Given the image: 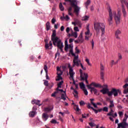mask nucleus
<instances>
[{"label": "nucleus", "instance_id": "2f4dec72", "mask_svg": "<svg viewBox=\"0 0 128 128\" xmlns=\"http://www.w3.org/2000/svg\"><path fill=\"white\" fill-rule=\"evenodd\" d=\"M45 42V48L46 50H48V48H50V46H48V40H44Z\"/></svg>", "mask_w": 128, "mask_h": 128}, {"label": "nucleus", "instance_id": "09e8293b", "mask_svg": "<svg viewBox=\"0 0 128 128\" xmlns=\"http://www.w3.org/2000/svg\"><path fill=\"white\" fill-rule=\"evenodd\" d=\"M74 94H74V96H75V98H78V91H76V90H74Z\"/></svg>", "mask_w": 128, "mask_h": 128}, {"label": "nucleus", "instance_id": "b1692460", "mask_svg": "<svg viewBox=\"0 0 128 128\" xmlns=\"http://www.w3.org/2000/svg\"><path fill=\"white\" fill-rule=\"evenodd\" d=\"M86 30H87V32H85V34L86 36H88V34H90V24H88L87 26Z\"/></svg>", "mask_w": 128, "mask_h": 128}, {"label": "nucleus", "instance_id": "412c9836", "mask_svg": "<svg viewBox=\"0 0 128 128\" xmlns=\"http://www.w3.org/2000/svg\"><path fill=\"white\" fill-rule=\"evenodd\" d=\"M128 86V84H124V86H123V88H125V90H124V94H128V88H126Z\"/></svg>", "mask_w": 128, "mask_h": 128}, {"label": "nucleus", "instance_id": "e2e57ef3", "mask_svg": "<svg viewBox=\"0 0 128 128\" xmlns=\"http://www.w3.org/2000/svg\"><path fill=\"white\" fill-rule=\"evenodd\" d=\"M94 122H91L89 123V125L90 126H91V128H93V126H94Z\"/></svg>", "mask_w": 128, "mask_h": 128}, {"label": "nucleus", "instance_id": "f257e3e1", "mask_svg": "<svg viewBox=\"0 0 128 128\" xmlns=\"http://www.w3.org/2000/svg\"><path fill=\"white\" fill-rule=\"evenodd\" d=\"M109 17L108 18V22L110 26L112 24V16H114L115 22L116 24H118L120 22V11H118V15L116 11L112 12L110 7L108 8Z\"/></svg>", "mask_w": 128, "mask_h": 128}, {"label": "nucleus", "instance_id": "f704fd0d", "mask_svg": "<svg viewBox=\"0 0 128 128\" xmlns=\"http://www.w3.org/2000/svg\"><path fill=\"white\" fill-rule=\"evenodd\" d=\"M114 101L110 100V105L109 106V108H114Z\"/></svg>", "mask_w": 128, "mask_h": 128}, {"label": "nucleus", "instance_id": "bb28decb", "mask_svg": "<svg viewBox=\"0 0 128 128\" xmlns=\"http://www.w3.org/2000/svg\"><path fill=\"white\" fill-rule=\"evenodd\" d=\"M88 18H90V16H85L82 17V20L83 21L88 20Z\"/></svg>", "mask_w": 128, "mask_h": 128}, {"label": "nucleus", "instance_id": "cd10ccee", "mask_svg": "<svg viewBox=\"0 0 128 128\" xmlns=\"http://www.w3.org/2000/svg\"><path fill=\"white\" fill-rule=\"evenodd\" d=\"M84 4H85L86 8V9H88V6H90V0H88L86 2V3Z\"/></svg>", "mask_w": 128, "mask_h": 128}, {"label": "nucleus", "instance_id": "20e7f679", "mask_svg": "<svg viewBox=\"0 0 128 128\" xmlns=\"http://www.w3.org/2000/svg\"><path fill=\"white\" fill-rule=\"evenodd\" d=\"M122 94V91L120 89H116V88H112L110 92H108V96H118V94Z\"/></svg>", "mask_w": 128, "mask_h": 128}, {"label": "nucleus", "instance_id": "6e6552de", "mask_svg": "<svg viewBox=\"0 0 128 128\" xmlns=\"http://www.w3.org/2000/svg\"><path fill=\"white\" fill-rule=\"evenodd\" d=\"M86 86L88 90H90V92H92V94L94 92L95 94H98V90H96V88L94 87H92L90 86H88V85H86Z\"/></svg>", "mask_w": 128, "mask_h": 128}, {"label": "nucleus", "instance_id": "393cba45", "mask_svg": "<svg viewBox=\"0 0 128 128\" xmlns=\"http://www.w3.org/2000/svg\"><path fill=\"white\" fill-rule=\"evenodd\" d=\"M65 2H70V5L72 6V4L76 2V0H64Z\"/></svg>", "mask_w": 128, "mask_h": 128}, {"label": "nucleus", "instance_id": "69168bd1", "mask_svg": "<svg viewBox=\"0 0 128 128\" xmlns=\"http://www.w3.org/2000/svg\"><path fill=\"white\" fill-rule=\"evenodd\" d=\"M104 66H102V64H101V66H100L101 72H104Z\"/></svg>", "mask_w": 128, "mask_h": 128}, {"label": "nucleus", "instance_id": "a211bd4d", "mask_svg": "<svg viewBox=\"0 0 128 128\" xmlns=\"http://www.w3.org/2000/svg\"><path fill=\"white\" fill-rule=\"evenodd\" d=\"M74 109L75 110H76V112H77V114H80V108H78V105H76L74 106Z\"/></svg>", "mask_w": 128, "mask_h": 128}, {"label": "nucleus", "instance_id": "5701e85b", "mask_svg": "<svg viewBox=\"0 0 128 128\" xmlns=\"http://www.w3.org/2000/svg\"><path fill=\"white\" fill-rule=\"evenodd\" d=\"M114 110H112V109L110 110V112L109 113L107 114V116H112V118H114Z\"/></svg>", "mask_w": 128, "mask_h": 128}, {"label": "nucleus", "instance_id": "f03ea898", "mask_svg": "<svg viewBox=\"0 0 128 128\" xmlns=\"http://www.w3.org/2000/svg\"><path fill=\"white\" fill-rule=\"evenodd\" d=\"M94 30L96 34H100V30L102 32V35L104 34L106 26L104 24L100 22H94Z\"/></svg>", "mask_w": 128, "mask_h": 128}, {"label": "nucleus", "instance_id": "338daca9", "mask_svg": "<svg viewBox=\"0 0 128 128\" xmlns=\"http://www.w3.org/2000/svg\"><path fill=\"white\" fill-rule=\"evenodd\" d=\"M54 22H56V19H54V18H53L52 20V24H54Z\"/></svg>", "mask_w": 128, "mask_h": 128}, {"label": "nucleus", "instance_id": "7c9ffc66", "mask_svg": "<svg viewBox=\"0 0 128 128\" xmlns=\"http://www.w3.org/2000/svg\"><path fill=\"white\" fill-rule=\"evenodd\" d=\"M80 78H82V80H84V74H82V70L81 69L80 70Z\"/></svg>", "mask_w": 128, "mask_h": 128}, {"label": "nucleus", "instance_id": "c756f323", "mask_svg": "<svg viewBox=\"0 0 128 128\" xmlns=\"http://www.w3.org/2000/svg\"><path fill=\"white\" fill-rule=\"evenodd\" d=\"M126 118H124L122 122L120 124H122L123 126H128V123H126Z\"/></svg>", "mask_w": 128, "mask_h": 128}, {"label": "nucleus", "instance_id": "dca6fc26", "mask_svg": "<svg viewBox=\"0 0 128 128\" xmlns=\"http://www.w3.org/2000/svg\"><path fill=\"white\" fill-rule=\"evenodd\" d=\"M42 118H43L45 122L46 120H48V115L46 113H44L42 115Z\"/></svg>", "mask_w": 128, "mask_h": 128}, {"label": "nucleus", "instance_id": "9d476101", "mask_svg": "<svg viewBox=\"0 0 128 128\" xmlns=\"http://www.w3.org/2000/svg\"><path fill=\"white\" fill-rule=\"evenodd\" d=\"M87 108H88L90 109H92V110H94V112L95 114H98V111L96 109H94V107H92V106H90V103H88L87 104Z\"/></svg>", "mask_w": 128, "mask_h": 128}, {"label": "nucleus", "instance_id": "ddd939ff", "mask_svg": "<svg viewBox=\"0 0 128 128\" xmlns=\"http://www.w3.org/2000/svg\"><path fill=\"white\" fill-rule=\"evenodd\" d=\"M88 74L84 73V77H83L84 80H82V78H81L80 80H86V84H88Z\"/></svg>", "mask_w": 128, "mask_h": 128}, {"label": "nucleus", "instance_id": "423d86ee", "mask_svg": "<svg viewBox=\"0 0 128 128\" xmlns=\"http://www.w3.org/2000/svg\"><path fill=\"white\" fill-rule=\"evenodd\" d=\"M72 6L74 8V12H75L76 16H78L80 14V8L78 7V4H76V3L72 4Z\"/></svg>", "mask_w": 128, "mask_h": 128}, {"label": "nucleus", "instance_id": "c85d7f7f", "mask_svg": "<svg viewBox=\"0 0 128 128\" xmlns=\"http://www.w3.org/2000/svg\"><path fill=\"white\" fill-rule=\"evenodd\" d=\"M80 88L82 90H84L86 89V86H84V84L83 82L80 83Z\"/></svg>", "mask_w": 128, "mask_h": 128}, {"label": "nucleus", "instance_id": "4468645a", "mask_svg": "<svg viewBox=\"0 0 128 128\" xmlns=\"http://www.w3.org/2000/svg\"><path fill=\"white\" fill-rule=\"evenodd\" d=\"M44 69L45 70L46 74V79L50 80V78L48 77V66H46V64H45L44 66Z\"/></svg>", "mask_w": 128, "mask_h": 128}, {"label": "nucleus", "instance_id": "052dcab7", "mask_svg": "<svg viewBox=\"0 0 128 128\" xmlns=\"http://www.w3.org/2000/svg\"><path fill=\"white\" fill-rule=\"evenodd\" d=\"M111 66H112L114 64H116V62H114V60H111Z\"/></svg>", "mask_w": 128, "mask_h": 128}, {"label": "nucleus", "instance_id": "6ab92c4d", "mask_svg": "<svg viewBox=\"0 0 128 128\" xmlns=\"http://www.w3.org/2000/svg\"><path fill=\"white\" fill-rule=\"evenodd\" d=\"M78 40H79L80 44H82L84 42V40L82 39V34H80Z\"/></svg>", "mask_w": 128, "mask_h": 128}, {"label": "nucleus", "instance_id": "0eeeda50", "mask_svg": "<svg viewBox=\"0 0 128 128\" xmlns=\"http://www.w3.org/2000/svg\"><path fill=\"white\" fill-rule=\"evenodd\" d=\"M88 86H94L95 88H102L104 87L108 88V86H106V85H104L103 86H102V85H100V84H96L94 82H92L91 84H90Z\"/></svg>", "mask_w": 128, "mask_h": 128}, {"label": "nucleus", "instance_id": "2eb2a0df", "mask_svg": "<svg viewBox=\"0 0 128 128\" xmlns=\"http://www.w3.org/2000/svg\"><path fill=\"white\" fill-rule=\"evenodd\" d=\"M121 34L120 30H116V32H115V36L116 37V38H117L118 40H120V34Z\"/></svg>", "mask_w": 128, "mask_h": 128}, {"label": "nucleus", "instance_id": "9b49d317", "mask_svg": "<svg viewBox=\"0 0 128 128\" xmlns=\"http://www.w3.org/2000/svg\"><path fill=\"white\" fill-rule=\"evenodd\" d=\"M100 92H102L103 94H108V93L110 92L108 91V88H104L102 90H100Z\"/></svg>", "mask_w": 128, "mask_h": 128}, {"label": "nucleus", "instance_id": "bf43d9fd", "mask_svg": "<svg viewBox=\"0 0 128 128\" xmlns=\"http://www.w3.org/2000/svg\"><path fill=\"white\" fill-rule=\"evenodd\" d=\"M68 14H69V16H74L72 12L70 10H68Z\"/></svg>", "mask_w": 128, "mask_h": 128}, {"label": "nucleus", "instance_id": "de8ad7c7", "mask_svg": "<svg viewBox=\"0 0 128 128\" xmlns=\"http://www.w3.org/2000/svg\"><path fill=\"white\" fill-rule=\"evenodd\" d=\"M70 54H72L73 56H75L76 54L74 53V50L72 49H70Z\"/></svg>", "mask_w": 128, "mask_h": 128}, {"label": "nucleus", "instance_id": "a19ab883", "mask_svg": "<svg viewBox=\"0 0 128 128\" xmlns=\"http://www.w3.org/2000/svg\"><path fill=\"white\" fill-rule=\"evenodd\" d=\"M78 24H80V22L78 20H76L75 22H72V24H74V26H76Z\"/></svg>", "mask_w": 128, "mask_h": 128}, {"label": "nucleus", "instance_id": "6e6d98bb", "mask_svg": "<svg viewBox=\"0 0 128 128\" xmlns=\"http://www.w3.org/2000/svg\"><path fill=\"white\" fill-rule=\"evenodd\" d=\"M44 86H48V81L46 80L45 82H44Z\"/></svg>", "mask_w": 128, "mask_h": 128}, {"label": "nucleus", "instance_id": "473e14b6", "mask_svg": "<svg viewBox=\"0 0 128 128\" xmlns=\"http://www.w3.org/2000/svg\"><path fill=\"white\" fill-rule=\"evenodd\" d=\"M46 30H50V22H48L46 23Z\"/></svg>", "mask_w": 128, "mask_h": 128}, {"label": "nucleus", "instance_id": "49530a36", "mask_svg": "<svg viewBox=\"0 0 128 128\" xmlns=\"http://www.w3.org/2000/svg\"><path fill=\"white\" fill-rule=\"evenodd\" d=\"M80 106H84V104H86V103H84V102L83 100H81L80 102H79Z\"/></svg>", "mask_w": 128, "mask_h": 128}, {"label": "nucleus", "instance_id": "4d7b16f0", "mask_svg": "<svg viewBox=\"0 0 128 128\" xmlns=\"http://www.w3.org/2000/svg\"><path fill=\"white\" fill-rule=\"evenodd\" d=\"M75 50H76V54H80V50L78 49V47H76L75 48Z\"/></svg>", "mask_w": 128, "mask_h": 128}, {"label": "nucleus", "instance_id": "e433bc0d", "mask_svg": "<svg viewBox=\"0 0 128 128\" xmlns=\"http://www.w3.org/2000/svg\"><path fill=\"white\" fill-rule=\"evenodd\" d=\"M100 76L101 80H104V72L103 71L100 72Z\"/></svg>", "mask_w": 128, "mask_h": 128}, {"label": "nucleus", "instance_id": "0e129e2a", "mask_svg": "<svg viewBox=\"0 0 128 128\" xmlns=\"http://www.w3.org/2000/svg\"><path fill=\"white\" fill-rule=\"evenodd\" d=\"M73 46H72V44H69L68 45V48H70V50L72 49Z\"/></svg>", "mask_w": 128, "mask_h": 128}, {"label": "nucleus", "instance_id": "4be33fe9", "mask_svg": "<svg viewBox=\"0 0 128 128\" xmlns=\"http://www.w3.org/2000/svg\"><path fill=\"white\" fill-rule=\"evenodd\" d=\"M36 112H34V111H32L30 112L29 113V116H30L31 118H34V116H36Z\"/></svg>", "mask_w": 128, "mask_h": 128}, {"label": "nucleus", "instance_id": "7ed1b4c3", "mask_svg": "<svg viewBox=\"0 0 128 128\" xmlns=\"http://www.w3.org/2000/svg\"><path fill=\"white\" fill-rule=\"evenodd\" d=\"M54 46H56L60 50H62V48H64V44L62 42V40L58 37H56L55 38H53L51 39Z\"/></svg>", "mask_w": 128, "mask_h": 128}, {"label": "nucleus", "instance_id": "39448f33", "mask_svg": "<svg viewBox=\"0 0 128 128\" xmlns=\"http://www.w3.org/2000/svg\"><path fill=\"white\" fill-rule=\"evenodd\" d=\"M62 71L60 70V68L59 67L57 68V78L56 79V82H58V80H62Z\"/></svg>", "mask_w": 128, "mask_h": 128}, {"label": "nucleus", "instance_id": "680f3d73", "mask_svg": "<svg viewBox=\"0 0 128 128\" xmlns=\"http://www.w3.org/2000/svg\"><path fill=\"white\" fill-rule=\"evenodd\" d=\"M74 30H75V32H80V30H78V28L77 26H75L74 28Z\"/></svg>", "mask_w": 128, "mask_h": 128}, {"label": "nucleus", "instance_id": "13d9d810", "mask_svg": "<svg viewBox=\"0 0 128 128\" xmlns=\"http://www.w3.org/2000/svg\"><path fill=\"white\" fill-rule=\"evenodd\" d=\"M91 44H92V49L94 50V40H92Z\"/></svg>", "mask_w": 128, "mask_h": 128}, {"label": "nucleus", "instance_id": "37998d69", "mask_svg": "<svg viewBox=\"0 0 128 128\" xmlns=\"http://www.w3.org/2000/svg\"><path fill=\"white\" fill-rule=\"evenodd\" d=\"M48 88L50 90V88H52L54 86V84L53 83L48 84Z\"/></svg>", "mask_w": 128, "mask_h": 128}, {"label": "nucleus", "instance_id": "c03bdc74", "mask_svg": "<svg viewBox=\"0 0 128 128\" xmlns=\"http://www.w3.org/2000/svg\"><path fill=\"white\" fill-rule=\"evenodd\" d=\"M83 91L84 92L85 96H88V90H86V88L84 89Z\"/></svg>", "mask_w": 128, "mask_h": 128}, {"label": "nucleus", "instance_id": "c9c22d12", "mask_svg": "<svg viewBox=\"0 0 128 128\" xmlns=\"http://www.w3.org/2000/svg\"><path fill=\"white\" fill-rule=\"evenodd\" d=\"M60 100H66V94H61Z\"/></svg>", "mask_w": 128, "mask_h": 128}, {"label": "nucleus", "instance_id": "3c124183", "mask_svg": "<svg viewBox=\"0 0 128 128\" xmlns=\"http://www.w3.org/2000/svg\"><path fill=\"white\" fill-rule=\"evenodd\" d=\"M118 60H122V54H120V53L118 54Z\"/></svg>", "mask_w": 128, "mask_h": 128}, {"label": "nucleus", "instance_id": "ea45409f", "mask_svg": "<svg viewBox=\"0 0 128 128\" xmlns=\"http://www.w3.org/2000/svg\"><path fill=\"white\" fill-rule=\"evenodd\" d=\"M44 110L45 112H50V110H52V109H50V108H44Z\"/></svg>", "mask_w": 128, "mask_h": 128}, {"label": "nucleus", "instance_id": "f8f14e48", "mask_svg": "<svg viewBox=\"0 0 128 128\" xmlns=\"http://www.w3.org/2000/svg\"><path fill=\"white\" fill-rule=\"evenodd\" d=\"M40 100H34L32 101V104H36L37 106H42V104H40Z\"/></svg>", "mask_w": 128, "mask_h": 128}, {"label": "nucleus", "instance_id": "a878e982", "mask_svg": "<svg viewBox=\"0 0 128 128\" xmlns=\"http://www.w3.org/2000/svg\"><path fill=\"white\" fill-rule=\"evenodd\" d=\"M59 8L62 12H64V7L62 2H60L59 4Z\"/></svg>", "mask_w": 128, "mask_h": 128}, {"label": "nucleus", "instance_id": "864d4df0", "mask_svg": "<svg viewBox=\"0 0 128 128\" xmlns=\"http://www.w3.org/2000/svg\"><path fill=\"white\" fill-rule=\"evenodd\" d=\"M74 59L73 60V61H76V60H78V56H76V55L74 56Z\"/></svg>", "mask_w": 128, "mask_h": 128}, {"label": "nucleus", "instance_id": "72a5a7b5", "mask_svg": "<svg viewBox=\"0 0 128 128\" xmlns=\"http://www.w3.org/2000/svg\"><path fill=\"white\" fill-rule=\"evenodd\" d=\"M68 40H65V47L64 50L66 52H68Z\"/></svg>", "mask_w": 128, "mask_h": 128}, {"label": "nucleus", "instance_id": "aec40b11", "mask_svg": "<svg viewBox=\"0 0 128 128\" xmlns=\"http://www.w3.org/2000/svg\"><path fill=\"white\" fill-rule=\"evenodd\" d=\"M74 64L73 66H80V60H75L73 61Z\"/></svg>", "mask_w": 128, "mask_h": 128}, {"label": "nucleus", "instance_id": "774afa93", "mask_svg": "<svg viewBox=\"0 0 128 128\" xmlns=\"http://www.w3.org/2000/svg\"><path fill=\"white\" fill-rule=\"evenodd\" d=\"M66 32H67V34H68V32H70V28L69 27H68L66 28Z\"/></svg>", "mask_w": 128, "mask_h": 128}, {"label": "nucleus", "instance_id": "8fccbe9b", "mask_svg": "<svg viewBox=\"0 0 128 128\" xmlns=\"http://www.w3.org/2000/svg\"><path fill=\"white\" fill-rule=\"evenodd\" d=\"M118 128H122V126H124V125L122 124V123H120L118 124Z\"/></svg>", "mask_w": 128, "mask_h": 128}, {"label": "nucleus", "instance_id": "4c0bfd02", "mask_svg": "<svg viewBox=\"0 0 128 128\" xmlns=\"http://www.w3.org/2000/svg\"><path fill=\"white\" fill-rule=\"evenodd\" d=\"M64 84V81H61L58 84V88H62V84Z\"/></svg>", "mask_w": 128, "mask_h": 128}, {"label": "nucleus", "instance_id": "58836bf2", "mask_svg": "<svg viewBox=\"0 0 128 128\" xmlns=\"http://www.w3.org/2000/svg\"><path fill=\"white\" fill-rule=\"evenodd\" d=\"M72 36H74L76 38H78V33L76 32H74L72 34Z\"/></svg>", "mask_w": 128, "mask_h": 128}, {"label": "nucleus", "instance_id": "a18cd8bd", "mask_svg": "<svg viewBox=\"0 0 128 128\" xmlns=\"http://www.w3.org/2000/svg\"><path fill=\"white\" fill-rule=\"evenodd\" d=\"M86 62H87L88 66H92V64L90 63V60L88 58L86 59Z\"/></svg>", "mask_w": 128, "mask_h": 128}, {"label": "nucleus", "instance_id": "603ef678", "mask_svg": "<svg viewBox=\"0 0 128 128\" xmlns=\"http://www.w3.org/2000/svg\"><path fill=\"white\" fill-rule=\"evenodd\" d=\"M80 66L82 68V70H86V67H84L82 63H80Z\"/></svg>", "mask_w": 128, "mask_h": 128}, {"label": "nucleus", "instance_id": "79ce46f5", "mask_svg": "<svg viewBox=\"0 0 128 128\" xmlns=\"http://www.w3.org/2000/svg\"><path fill=\"white\" fill-rule=\"evenodd\" d=\"M102 109L103 112H108V108L106 106L104 107Z\"/></svg>", "mask_w": 128, "mask_h": 128}, {"label": "nucleus", "instance_id": "1a4fd4ad", "mask_svg": "<svg viewBox=\"0 0 128 128\" xmlns=\"http://www.w3.org/2000/svg\"><path fill=\"white\" fill-rule=\"evenodd\" d=\"M69 68V74L70 76V80H74V70L72 68L68 66Z\"/></svg>", "mask_w": 128, "mask_h": 128}, {"label": "nucleus", "instance_id": "f3484780", "mask_svg": "<svg viewBox=\"0 0 128 128\" xmlns=\"http://www.w3.org/2000/svg\"><path fill=\"white\" fill-rule=\"evenodd\" d=\"M58 38V36H56V30H54L52 31V34L51 36V40H52V38Z\"/></svg>", "mask_w": 128, "mask_h": 128}, {"label": "nucleus", "instance_id": "5fc2aeb1", "mask_svg": "<svg viewBox=\"0 0 128 128\" xmlns=\"http://www.w3.org/2000/svg\"><path fill=\"white\" fill-rule=\"evenodd\" d=\"M51 124H56V120L54 119H52V120L50 121Z\"/></svg>", "mask_w": 128, "mask_h": 128}]
</instances>
